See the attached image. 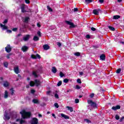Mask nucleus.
<instances>
[{
	"label": "nucleus",
	"mask_w": 124,
	"mask_h": 124,
	"mask_svg": "<svg viewBox=\"0 0 124 124\" xmlns=\"http://www.w3.org/2000/svg\"><path fill=\"white\" fill-rule=\"evenodd\" d=\"M20 114L21 115V119L23 120H26V119H30L31 117V112L30 111L27 112L23 109L22 111L20 112Z\"/></svg>",
	"instance_id": "obj_1"
},
{
	"label": "nucleus",
	"mask_w": 124,
	"mask_h": 124,
	"mask_svg": "<svg viewBox=\"0 0 124 124\" xmlns=\"http://www.w3.org/2000/svg\"><path fill=\"white\" fill-rule=\"evenodd\" d=\"M87 102L88 104H90L91 107H93L94 109L97 108V105L96 104V103L94 102L93 101V100H88L87 101Z\"/></svg>",
	"instance_id": "obj_2"
},
{
	"label": "nucleus",
	"mask_w": 124,
	"mask_h": 124,
	"mask_svg": "<svg viewBox=\"0 0 124 124\" xmlns=\"http://www.w3.org/2000/svg\"><path fill=\"white\" fill-rule=\"evenodd\" d=\"M65 23L67 24V25H69L70 26V29H74V28L76 27V25H74V23L69 21L65 20Z\"/></svg>",
	"instance_id": "obj_3"
},
{
	"label": "nucleus",
	"mask_w": 124,
	"mask_h": 124,
	"mask_svg": "<svg viewBox=\"0 0 124 124\" xmlns=\"http://www.w3.org/2000/svg\"><path fill=\"white\" fill-rule=\"evenodd\" d=\"M31 124H38V119L36 117L32 118L31 121Z\"/></svg>",
	"instance_id": "obj_4"
},
{
	"label": "nucleus",
	"mask_w": 124,
	"mask_h": 124,
	"mask_svg": "<svg viewBox=\"0 0 124 124\" xmlns=\"http://www.w3.org/2000/svg\"><path fill=\"white\" fill-rule=\"evenodd\" d=\"M5 49L7 53H10L12 50V48L10 46V45H7V46L5 48Z\"/></svg>",
	"instance_id": "obj_5"
},
{
	"label": "nucleus",
	"mask_w": 124,
	"mask_h": 124,
	"mask_svg": "<svg viewBox=\"0 0 124 124\" xmlns=\"http://www.w3.org/2000/svg\"><path fill=\"white\" fill-rule=\"evenodd\" d=\"M3 119L5 121H9V120H10V116L8 115V113L5 112L3 116Z\"/></svg>",
	"instance_id": "obj_6"
},
{
	"label": "nucleus",
	"mask_w": 124,
	"mask_h": 124,
	"mask_svg": "<svg viewBox=\"0 0 124 124\" xmlns=\"http://www.w3.org/2000/svg\"><path fill=\"white\" fill-rule=\"evenodd\" d=\"M99 12H101V10L100 9H94L93 10V13L94 15H99Z\"/></svg>",
	"instance_id": "obj_7"
},
{
	"label": "nucleus",
	"mask_w": 124,
	"mask_h": 124,
	"mask_svg": "<svg viewBox=\"0 0 124 124\" xmlns=\"http://www.w3.org/2000/svg\"><path fill=\"white\" fill-rule=\"evenodd\" d=\"M31 58H32V59H40L41 58V57H40V55H39V54H37L36 55V56L35 55H31Z\"/></svg>",
	"instance_id": "obj_8"
},
{
	"label": "nucleus",
	"mask_w": 124,
	"mask_h": 124,
	"mask_svg": "<svg viewBox=\"0 0 124 124\" xmlns=\"http://www.w3.org/2000/svg\"><path fill=\"white\" fill-rule=\"evenodd\" d=\"M112 110H114V111H116L117 110H119V109H121V106L120 105H117L115 107L113 106L112 107Z\"/></svg>",
	"instance_id": "obj_9"
},
{
	"label": "nucleus",
	"mask_w": 124,
	"mask_h": 124,
	"mask_svg": "<svg viewBox=\"0 0 124 124\" xmlns=\"http://www.w3.org/2000/svg\"><path fill=\"white\" fill-rule=\"evenodd\" d=\"M20 9H21V12L22 13H25V12H27V11H26V10H25V4H22L21 5Z\"/></svg>",
	"instance_id": "obj_10"
},
{
	"label": "nucleus",
	"mask_w": 124,
	"mask_h": 124,
	"mask_svg": "<svg viewBox=\"0 0 124 124\" xmlns=\"http://www.w3.org/2000/svg\"><path fill=\"white\" fill-rule=\"evenodd\" d=\"M21 50H22V51H23V52H27V51H28V50H29V47H28L26 46H24L22 47Z\"/></svg>",
	"instance_id": "obj_11"
},
{
	"label": "nucleus",
	"mask_w": 124,
	"mask_h": 124,
	"mask_svg": "<svg viewBox=\"0 0 124 124\" xmlns=\"http://www.w3.org/2000/svg\"><path fill=\"white\" fill-rule=\"evenodd\" d=\"M61 116L62 118H64L65 120H69V116L63 114L61 113Z\"/></svg>",
	"instance_id": "obj_12"
},
{
	"label": "nucleus",
	"mask_w": 124,
	"mask_h": 124,
	"mask_svg": "<svg viewBox=\"0 0 124 124\" xmlns=\"http://www.w3.org/2000/svg\"><path fill=\"white\" fill-rule=\"evenodd\" d=\"M14 71L16 74H19L20 73V71H19V67L16 66L14 68Z\"/></svg>",
	"instance_id": "obj_13"
},
{
	"label": "nucleus",
	"mask_w": 124,
	"mask_h": 124,
	"mask_svg": "<svg viewBox=\"0 0 124 124\" xmlns=\"http://www.w3.org/2000/svg\"><path fill=\"white\" fill-rule=\"evenodd\" d=\"M34 84L36 86V87H38L39 85H40V81L38 79H35Z\"/></svg>",
	"instance_id": "obj_14"
},
{
	"label": "nucleus",
	"mask_w": 124,
	"mask_h": 124,
	"mask_svg": "<svg viewBox=\"0 0 124 124\" xmlns=\"http://www.w3.org/2000/svg\"><path fill=\"white\" fill-rule=\"evenodd\" d=\"M0 26L1 27V28H2V30H7V29H8V28L7 27V26L3 25L2 24L0 23Z\"/></svg>",
	"instance_id": "obj_15"
},
{
	"label": "nucleus",
	"mask_w": 124,
	"mask_h": 124,
	"mask_svg": "<svg viewBox=\"0 0 124 124\" xmlns=\"http://www.w3.org/2000/svg\"><path fill=\"white\" fill-rule=\"evenodd\" d=\"M43 48L44 50H49V49H50V46L47 44L44 45L43 46Z\"/></svg>",
	"instance_id": "obj_16"
},
{
	"label": "nucleus",
	"mask_w": 124,
	"mask_h": 124,
	"mask_svg": "<svg viewBox=\"0 0 124 124\" xmlns=\"http://www.w3.org/2000/svg\"><path fill=\"white\" fill-rule=\"evenodd\" d=\"M106 58V56H105V54H102L100 56V60L102 61H105V59Z\"/></svg>",
	"instance_id": "obj_17"
},
{
	"label": "nucleus",
	"mask_w": 124,
	"mask_h": 124,
	"mask_svg": "<svg viewBox=\"0 0 124 124\" xmlns=\"http://www.w3.org/2000/svg\"><path fill=\"white\" fill-rule=\"evenodd\" d=\"M29 20H30V17L26 16V17H25V18L24 19V20L23 21V22L28 23H29Z\"/></svg>",
	"instance_id": "obj_18"
},
{
	"label": "nucleus",
	"mask_w": 124,
	"mask_h": 124,
	"mask_svg": "<svg viewBox=\"0 0 124 124\" xmlns=\"http://www.w3.org/2000/svg\"><path fill=\"white\" fill-rule=\"evenodd\" d=\"M32 102L34 104H39V101L38 100V99H33L32 100Z\"/></svg>",
	"instance_id": "obj_19"
},
{
	"label": "nucleus",
	"mask_w": 124,
	"mask_h": 124,
	"mask_svg": "<svg viewBox=\"0 0 124 124\" xmlns=\"http://www.w3.org/2000/svg\"><path fill=\"white\" fill-rule=\"evenodd\" d=\"M37 72L36 71H33L32 73V75H33V76H34V77L35 78H37V77H38V76L37 75Z\"/></svg>",
	"instance_id": "obj_20"
},
{
	"label": "nucleus",
	"mask_w": 124,
	"mask_h": 124,
	"mask_svg": "<svg viewBox=\"0 0 124 124\" xmlns=\"http://www.w3.org/2000/svg\"><path fill=\"white\" fill-rule=\"evenodd\" d=\"M3 86H4V87H5V88H7V87H9V83L7 81H5L4 82Z\"/></svg>",
	"instance_id": "obj_21"
},
{
	"label": "nucleus",
	"mask_w": 124,
	"mask_h": 124,
	"mask_svg": "<svg viewBox=\"0 0 124 124\" xmlns=\"http://www.w3.org/2000/svg\"><path fill=\"white\" fill-rule=\"evenodd\" d=\"M23 39L24 41H28L30 39V35H26V36L24 37Z\"/></svg>",
	"instance_id": "obj_22"
},
{
	"label": "nucleus",
	"mask_w": 124,
	"mask_h": 124,
	"mask_svg": "<svg viewBox=\"0 0 124 124\" xmlns=\"http://www.w3.org/2000/svg\"><path fill=\"white\" fill-rule=\"evenodd\" d=\"M4 98L5 99L8 98V92L7 91H5L4 92Z\"/></svg>",
	"instance_id": "obj_23"
},
{
	"label": "nucleus",
	"mask_w": 124,
	"mask_h": 124,
	"mask_svg": "<svg viewBox=\"0 0 124 124\" xmlns=\"http://www.w3.org/2000/svg\"><path fill=\"white\" fill-rule=\"evenodd\" d=\"M51 71L52 72H53V73H57V70L56 67L55 66L53 67L51 69Z\"/></svg>",
	"instance_id": "obj_24"
},
{
	"label": "nucleus",
	"mask_w": 124,
	"mask_h": 124,
	"mask_svg": "<svg viewBox=\"0 0 124 124\" xmlns=\"http://www.w3.org/2000/svg\"><path fill=\"white\" fill-rule=\"evenodd\" d=\"M120 18H121V16L119 15H116L113 16V20H117L118 19H120Z\"/></svg>",
	"instance_id": "obj_25"
},
{
	"label": "nucleus",
	"mask_w": 124,
	"mask_h": 124,
	"mask_svg": "<svg viewBox=\"0 0 124 124\" xmlns=\"http://www.w3.org/2000/svg\"><path fill=\"white\" fill-rule=\"evenodd\" d=\"M66 108H67L68 110H69V111H70L71 112L73 111V108L72 107L67 106Z\"/></svg>",
	"instance_id": "obj_26"
},
{
	"label": "nucleus",
	"mask_w": 124,
	"mask_h": 124,
	"mask_svg": "<svg viewBox=\"0 0 124 124\" xmlns=\"http://www.w3.org/2000/svg\"><path fill=\"white\" fill-rule=\"evenodd\" d=\"M33 40L34 41H38V40H39V37H37V36H34L33 38Z\"/></svg>",
	"instance_id": "obj_27"
},
{
	"label": "nucleus",
	"mask_w": 124,
	"mask_h": 124,
	"mask_svg": "<svg viewBox=\"0 0 124 124\" xmlns=\"http://www.w3.org/2000/svg\"><path fill=\"white\" fill-rule=\"evenodd\" d=\"M108 28L109 29V30H110V31H115V28H114L111 26H108Z\"/></svg>",
	"instance_id": "obj_28"
},
{
	"label": "nucleus",
	"mask_w": 124,
	"mask_h": 124,
	"mask_svg": "<svg viewBox=\"0 0 124 124\" xmlns=\"http://www.w3.org/2000/svg\"><path fill=\"white\" fill-rule=\"evenodd\" d=\"M60 76L61 78H62V77H64L65 76V75L62 73V72H60Z\"/></svg>",
	"instance_id": "obj_29"
},
{
	"label": "nucleus",
	"mask_w": 124,
	"mask_h": 124,
	"mask_svg": "<svg viewBox=\"0 0 124 124\" xmlns=\"http://www.w3.org/2000/svg\"><path fill=\"white\" fill-rule=\"evenodd\" d=\"M75 56H76V57H80L81 56V53L79 52H77L74 53Z\"/></svg>",
	"instance_id": "obj_30"
},
{
	"label": "nucleus",
	"mask_w": 124,
	"mask_h": 124,
	"mask_svg": "<svg viewBox=\"0 0 124 124\" xmlns=\"http://www.w3.org/2000/svg\"><path fill=\"white\" fill-rule=\"evenodd\" d=\"M10 91H11V95H14V92L15 91H14V89L13 88H12L10 89Z\"/></svg>",
	"instance_id": "obj_31"
},
{
	"label": "nucleus",
	"mask_w": 124,
	"mask_h": 124,
	"mask_svg": "<svg viewBox=\"0 0 124 124\" xmlns=\"http://www.w3.org/2000/svg\"><path fill=\"white\" fill-rule=\"evenodd\" d=\"M30 85L31 87H34V82L32 81H30Z\"/></svg>",
	"instance_id": "obj_32"
},
{
	"label": "nucleus",
	"mask_w": 124,
	"mask_h": 124,
	"mask_svg": "<svg viewBox=\"0 0 124 124\" xmlns=\"http://www.w3.org/2000/svg\"><path fill=\"white\" fill-rule=\"evenodd\" d=\"M62 80L59 81L57 83L58 87L62 86Z\"/></svg>",
	"instance_id": "obj_33"
},
{
	"label": "nucleus",
	"mask_w": 124,
	"mask_h": 124,
	"mask_svg": "<svg viewBox=\"0 0 124 124\" xmlns=\"http://www.w3.org/2000/svg\"><path fill=\"white\" fill-rule=\"evenodd\" d=\"M84 121L86 122L87 123V124H90L91 123H92L91 120H89L88 119H84Z\"/></svg>",
	"instance_id": "obj_34"
},
{
	"label": "nucleus",
	"mask_w": 124,
	"mask_h": 124,
	"mask_svg": "<svg viewBox=\"0 0 124 124\" xmlns=\"http://www.w3.org/2000/svg\"><path fill=\"white\" fill-rule=\"evenodd\" d=\"M121 71H122V69L119 68L116 70V73H117V74H120Z\"/></svg>",
	"instance_id": "obj_35"
},
{
	"label": "nucleus",
	"mask_w": 124,
	"mask_h": 124,
	"mask_svg": "<svg viewBox=\"0 0 124 124\" xmlns=\"http://www.w3.org/2000/svg\"><path fill=\"white\" fill-rule=\"evenodd\" d=\"M3 65H4V66H5V67L7 68L8 66V62H4L3 63Z\"/></svg>",
	"instance_id": "obj_36"
},
{
	"label": "nucleus",
	"mask_w": 124,
	"mask_h": 124,
	"mask_svg": "<svg viewBox=\"0 0 124 124\" xmlns=\"http://www.w3.org/2000/svg\"><path fill=\"white\" fill-rule=\"evenodd\" d=\"M47 10L50 12H52L53 11V9H52V8H51L50 7V6H47Z\"/></svg>",
	"instance_id": "obj_37"
},
{
	"label": "nucleus",
	"mask_w": 124,
	"mask_h": 124,
	"mask_svg": "<svg viewBox=\"0 0 124 124\" xmlns=\"http://www.w3.org/2000/svg\"><path fill=\"white\" fill-rule=\"evenodd\" d=\"M63 82L64 83H68V82H69V79H67V78H65L63 79Z\"/></svg>",
	"instance_id": "obj_38"
},
{
	"label": "nucleus",
	"mask_w": 124,
	"mask_h": 124,
	"mask_svg": "<svg viewBox=\"0 0 124 124\" xmlns=\"http://www.w3.org/2000/svg\"><path fill=\"white\" fill-rule=\"evenodd\" d=\"M85 2L86 3H91V2H93V0H85Z\"/></svg>",
	"instance_id": "obj_39"
},
{
	"label": "nucleus",
	"mask_w": 124,
	"mask_h": 124,
	"mask_svg": "<svg viewBox=\"0 0 124 124\" xmlns=\"http://www.w3.org/2000/svg\"><path fill=\"white\" fill-rule=\"evenodd\" d=\"M37 34H38L39 37H41V32H40V31H38Z\"/></svg>",
	"instance_id": "obj_40"
},
{
	"label": "nucleus",
	"mask_w": 124,
	"mask_h": 124,
	"mask_svg": "<svg viewBox=\"0 0 124 124\" xmlns=\"http://www.w3.org/2000/svg\"><path fill=\"white\" fill-rule=\"evenodd\" d=\"M77 82V83H78V84H82V81H81V79L80 78H78Z\"/></svg>",
	"instance_id": "obj_41"
},
{
	"label": "nucleus",
	"mask_w": 124,
	"mask_h": 124,
	"mask_svg": "<svg viewBox=\"0 0 124 124\" xmlns=\"http://www.w3.org/2000/svg\"><path fill=\"white\" fill-rule=\"evenodd\" d=\"M54 106H55V107H56L57 109H58V108H59V104H58V103H55L54 104Z\"/></svg>",
	"instance_id": "obj_42"
},
{
	"label": "nucleus",
	"mask_w": 124,
	"mask_h": 124,
	"mask_svg": "<svg viewBox=\"0 0 124 124\" xmlns=\"http://www.w3.org/2000/svg\"><path fill=\"white\" fill-rule=\"evenodd\" d=\"M115 119L116 120H120V116L119 115H115Z\"/></svg>",
	"instance_id": "obj_43"
},
{
	"label": "nucleus",
	"mask_w": 124,
	"mask_h": 124,
	"mask_svg": "<svg viewBox=\"0 0 124 124\" xmlns=\"http://www.w3.org/2000/svg\"><path fill=\"white\" fill-rule=\"evenodd\" d=\"M76 89H77V90H80V89H81V87H80V86L77 85L76 86Z\"/></svg>",
	"instance_id": "obj_44"
},
{
	"label": "nucleus",
	"mask_w": 124,
	"mask_h": 124,
	"mask_svg": "<svg viewBox=\"0 0 124 124\" xmlns=\"http://www.w3.org/2000/svg\"><path fill=\"white\" fill-rule=\"evenodd\" d=\"M8 19H5L3 22V24H4V25H5V24H6L7 23H8Z\"/></svg>",
	"instance_id": "obj_45"
},
{
	"label": "nucleus",
	"mask_w": 124,
	"mask_h": 124,
	"mask_svg": "<svg viewBox=\"0 0 124 124\" xmlns=\"http://www.w3.org/2000/svg\"><path fill=\"white\" fill-rule=\"evenodd\" d=\"M25 120H21L20 121V124H24V123H25Z\"/></svg>",
	"instance_id": "obj_46"
},
{
	"label": "nucleus",
	"mask_w": 124,
	"mask_h": 124,
	"mask_svg": "<svg viewBox=\"0 0 124 124\" xmlns=\"http://www.w3.org/2000/svg\"><path fill=\"white\" fill-rule=\"evenodd\" d=\"M25 3L29 4V3H31V1H30V0H25Z\"/></svg>",
	"instance_id": "obj_47"
},
{
	"label": "nucleus",
	"mask_w": 124,
	"mask_h": 124,
	"mask_svg": "<svg viewBox=\"0 0 124 124\" xmlns=\"http://www.w3.org/2000/svg\"><path fill=\"white\" fill-rule=\"evenodd\" d=\"M13 31H18V28H14L12 29Z\"/></svg>",
	"instance_id": "obj_48"
},
{
	"label": "nucleus",
	"mask_w": 124,
	"mask_h": 124,
	"mask_svg": "<svg viewBox=\"0 0 124 124\" xmlns=\"http://www.w3.org/2000/svg\"><path fill=\"white\" fill-rule=\"evenodd\" d=\"M86 37L87 38V39H90V38H91V35L87 34L86 35Z\"/></svg>",
	"instance_id": "obj_49"
},
{
	"label": "nucleus",
	"mask_w": 124,
	"mask_h": 124,
	"mask_svg": "<svg viewBox=\"0 0 124 124\" xmlns=\"http://www.w3.org/2000/svg\"><path fill=\"white\" fill-rule=\"evenodd\" d=\"M91 31H96V29L94 28V27L91 28Z\"/></svg>",
	"instance_id": "obj_50"
},
{
	"label": "nucleus",
	"mask_w": 124,
	"mask_h": 124,
	"mask_svg": "<svg viewBox=\"0 0 124 124\" xmlns=\"http://www.w3.org/2000/svg\"><path fill=\"white\" fill-rule=\"evenodd\" d=\"M93 96H94V93H93L92 94H91L90 95V97L91 98H93Z\"/></svg>",
	"instance_id": "obj_51"
},
{
	"label": "nucleus",
	"mask_w": 124,
	"mask_h": 124,
	"mask_svg": "<svg viewBox=\"0 0 124 124\" xmlns=\"http://www.w3.org/2000/svg\"><path fill=\"white\" fill-rule=\"evenodd\" d=\"M54 96L55 98H59V95L58 94V93H55V95H54Z\"/></svg>",
	"instance_id": "obj_52"
},
{
	"label": "nucleus",
	"mask_w": 124,
	"mask_h": 124,
	"mask_svg": "<svg viewBox=\"0 0 124 124\" xmlns=\"http://www.w3.org/2000/svg\"><path fill=\"white\" fill-rule=\"evenodd\" d=\"M10 56H11V53H10L9 54H8L6 56L7 59H10Z\"/></svg>",
	"instance_id": "obj_53"
},
{
	"label": "nucleus",
	"mask_w": 124,
	"mask_h": 124,
	"mask_svg": "<svg viewBox=\"0 0 124 124\" xmlns=\"http://www.w3.org/2000/svg\"><path fill=\"white\" fill-rule=\"evenodd\" d=\"M57 45L59 46V47H61L62 46V44L60 42H58Z\"/></svg>",
	"instance_id": "obj_54"
},
{
	"label": "nucleus",
	"mask_w": 124,
	"mask_h": 124,
	"mask_svg": "<svg viewBox=\"0 0 124 124\" xmlns=\"http://www.w3.org/2000/svg\"><path fill=\"white\" fill-rule=\"evenodd\" d=\"M42 69L41 68H40L39 69H38V70L36 71V72H37L38 73V72H40V71H41Z\"/></svg>",
	"instance_id": "obj_55"
},
{
	"label": "nucleus",
	"mask_w": 124,
	"mask_h": 124,
	"mask_svg": "<svg viewBox=\"0 0 124 124\" xmlns=\"http://www.w3.org/2000/svg\"><path fill=\"white\" fill-rule=\"evenodd\" d=\"M77 11H78V8H75L74 9V12H77Z\"/></svg>",
	"instance_id": "obj_56"
},
{
	"label": "nucleus",
	"mask_w": 124,
	"mask_h": 124,
	"mask_svg": "<svg viewBox=\"0 0 124 124\" xmlns=\"http://www.w3.org/2000/svg\"><path fill=\"white\" fill-rule=\"evenodd\" d=\"M75 103H79V99H75Z\"/></svg>",
	"instance_id": "obj_57"
},
{
	"label": "nucleus",
	"mask_w": 124,
	"mask_h": 124,
	"mask_svg": "<svg viewBox=\"0 0 124 124\" xmlns=\"http://www.w3.org/2000/svg\"><path fill=\"white\" fill-rule=\"evenodd\" d=\"M124 116H123L120 120V122H123V121H124Z\"/></svg>",
	"instance_id": "obj_58"
},
{
	"label": "nucleus",
	"mask_w": 124,
	"mask_h": 124,
	"mask_svg": "<svg viewBox=\"0 0 124 124\" xmlns=\"http://www.w3.org/2000/svg\"><path fill=\"white\" fill-rule=\"evenodd\" d=\"M35 93V90H31V93Z\"/></svg>",
	"instance_id": "obj_59"
},
{
	"label": "nucleus",
	"mask_w": 124,
	"mask_h": 124,
	"mask_svg": "<svg viewBox=\"0 0 124 124\" xmlns=\"http://www.w3.org/2000/svg\"><path fill=\"white\" fill-rule=\"evenodd\" d=\"M99 2L101 3H103L104 2V0H99Z\"/></svg>",
	"instance_id": "obj_60"
},
{
	"label": "nucleus",
	"mask_w": 124,
	"mask_h": 124,
	"mask_svg": "<svg viewBox=\"0 0 124 124\" xmlns=\"http://www.w3.org/2000/svg\"><path fill=\"white\" fill-rule=\"evenodd\" d=\"M7 32H9V33H11V32H12V31L10 30H7Z\"/></svg>",
	"instance_id": "obj_61"
},
{
	"label": "nucleus",
	"mask_w": 124,
	"mask_h": 124,
	"mask_svg": "<svg viewBox=\"0 0 124 124\" xmlns=\"http://www.w3.org/2000/svg\"><path fill=\"white\" fill-rule=\"evenodd\" d=\"M51 91H48L46 92V94H50Z\"/></svg>",
	"instance_id": "obj_62"
},
{
	"label": "nucleus",
	"mask_w": 124,
	"mask_h": 124,
	"mask_svg": "<svg viewBox=\"0 0 124 124\" xmlns=\"http://www.w3.org/2000/svg\"><path fill=\"white\" fill-rule=\"evenodd\" d=\"M37 27H38L39 28H40V27H41V25L40 24H39V23H37Z\"/></svg>",
	"instance_id": "obj_63"
},
{
	"label": "nucleus",
	"mask_w": 124,
	"mask_h": 124,
	"mask_svg": "<svg viewBox=\"0 0 124 124\" xmlns=\"http://www.w3.org/2000/svg\"><path fill=\"white\" fill-rule=\"evenodd\" d=\"M83 74H84V73H83V72H79V75H81L82 76V75H83Z\"/></svg>",
	"instance_id": "obj_64"
}]
</instances>
